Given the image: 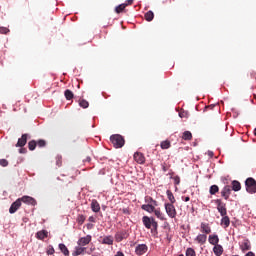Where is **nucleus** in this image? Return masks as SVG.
Segmentation results:
<instances>
[{
	"instance_id": "obj_1",
	"label": "nucleus",
	"mask_w": 256,
	"mask_h": 256,
	"mask_svg": "<svg viewBox=\"0 0 256 256\" xmlns=\"http://www.w3.org/2000/svg\"><path fill=\"white\" fill-rule=\"evenodd\" d=\"M110 141L114 145L115 149H121L125 145V138L119 134L110 136Z\"/></svg>"
},
{
	"instance_id": "obj_2",
	"label": "nucleus",
	"mask_w": 256,
	"mask_h": 256,
	"mask_svg": "<svg viewBox=\"0 0 256 256\" xmlns=\"http://www.w3.org/2000/svg\"><path fill=\"white\" fill-rule=\"evenodd\" d=\"M245 185L247 193H250L251 195H253V193H256V181L254 178H247L245 181Z\"/></svg>"
},
{
	"instance_id": "obj_3",
	"label": "nucleus",
	"mask_w": 256,
	"mask_h": 256,
	"mask_svg": "<svg viewBox=\"0 0 256 256\" xmlns=\"http://www.w3.org/2000/svg\"><path fill=\"white\" fill-rule=\"evenodd\" d=\"M164 207H165V211H166L168 217H170V219H175V217H177V209L175 208L174 204L165 203Z\"/></svg>"
},
{
	"instance_id": "obj_4",
	"label": "nucleus",
	"mask_w": 256,
	"mask_h": 256,
	"mask_svg": "<svg viewBox=\"0 0 256 256\" xmlns=\"http://www.w3.org/2000/svg\"><path fill=\"white\" fill-rule=\"evenodd\" d=\"M217 205L218 213H220L221 217L227 216V207L226 204L221 201V199L215 200Z\"/></svg>"
},
{
	"instance_id": "obj_5",
	"label": "nucleus",
	"mask_w": 256,
	"mask_h": 256,
	"mask_svg": "<svg viewBox=\"0 0 256 256\" xmlns=\"http://www.w3.org/2000/svg\"><path fill=\"white\" fill-rule=\"evenodd\" d=\"M114 238L116 243H121V241H124V239L129 238V232H127V230L118 231L116 232Z\"/></svg>"
},
{
	"instance_id": "obj_6",
	"label": "nucleus",
	"mask_w": 256,
	"mask_h": 256,
	"mask_svg": "<svg viewBox=\"0 0 256 256\" xmlns=\"http://www.w3.org/2000/svg\"><path fill=\"white\" fill-rule=\"evenodd\" d=\"M20 199V203H25L26 205H32V207H35L37 205V200L31 196H22Z\"/></svg>"
},
{
	"instance_id": "obj_7",
	"label": "nucleus",
	"mask_w": 256,
	"mask_h": 256,
	"mask_svg": "<svg viewBox=\"0 0 256 256\" xmlns=\"http://www.w3.org/2000/svg\"><path fill=\"white\" fill-rule=\"evenodd\" d=\"M142 222L144 227H146V229H151V227H153V223H157L155 221V218L149 217V216H143Z\"/></svg>"
},
{
	"instance_id": "obj_8",
	"label": "nucleus",
	"mask_w": 256,
	"mask_h": 256,
	"mask_svg": "<svg viewBox=\"0 0 256 256\" xmlns=\"http://www.w3.org/2000/svg\"><path fill=\"white\" fill-rule=\"evenodd\" d=\"M149 251V247L146 244H138L135 248L136 255H145Z\"/></svg>"
},
{
	"instance_id": "obj_9",
	"label": "nucleus",
	"mask_w": 256,
	"mask_h": 256,
	"mask_svg": "<svg viewBox=\"0 0 256 256\" xmlns=\"http://www.w3.org/2000/svg\"><path fill=\"white\" fill-rule=\"evenodd\" d=\"M21 207V200L18 198L15 202H13L9 208V213L13 215V213H17Z\"/></svg>"
},
{
	"instance_id": "obj_10",
	"label": "nucleus",
	"mask_w": 256,
	"mask_h": 256,
	"mask_svg": "<svg viewBox=\"0 0 256 256\" xmlns=\"http://www.w3.org/2000/svg\"><path fill=\"white\" fill-rule=\"evenodd\" d=\"M29 137V134H23L21 138L18 139L15 147H25L27 145V139Z\"/></svg>"
},
{
	"instance_id": "obj_11",
	"label": "nucleus",
	"mask_w": 256,
	"mask_h": 256,
	"mask_svg": "<svg viewBox=\"0 0 256 256\" xmlns=\"http://www.w3.org/2000/svg\"><path fill=\"white\" fill-rule=\"evenodd\" d=\"M240 249L242 253H246V251H251V241H249L248 239L244 240L240 245Z\"/></svg>"
},
{
	"instance_id": "obj_12",
	"label": "nucleus",
	"mask_w": 256,
	"mask_h": 256,
	"mask_svg": "<svg viewBox=\"0 0 256 256\" xmlns=\"http://www.w3.org/2000/svg\"><path fill=\"white\" fill-rule=\"evenodd\" d=\"M134 160L136 163H139V165H143L145 163V155L141 152H136L134 154Z\"/></svg>"
},
{
	"instance_id": "obj_13",
	"label": "nucleus",
	"mask_w": 256,
	"mask_h": 256,
	"mask_svg": "<svg viewBox=\"0 0 256 256\" xmlns=\"http://www.w3.org/2000/svg\"><path fill=\"white\" fill-rule=\"evenodd\" d=\"M91 243V235H87L86 237H82L78 240V245L80 247H85V245H89Z\"/></svg>"
},
{
	"instance_id": "obj_14",
	"label": "nucleus",
	"mask_w": 256,
	"mask_h": 256,
	"mask_svg": "<svg viewBox=\"0 0 256 256\" xmlns=\"http://www.w3.org/2000/svg\"><path fill=\"white\" fill-rule=\"evenodd\" d=\"M231 191H232V188L231 186L227 185L225 186L222 191H221V195L222 197H224V199L227 201V199H229V195H231Z\"/></svg>"
},
{
	"instance_id": "obj_15",
	"label": "nucleus",
	"mask_w": 256,
	"mask_h": 256,
	"mask_svg": "<svg viewBox=\"0 0 256 256\" xmlns=\"http://www.w3.org/2000/svg\"><path fill=\"white\" fill-rule=\"evenodd\" d=\"M200 231L201 233H205L206 235H209V233H211V226H209V223L202 222L200 225Z\"/></svg>"
},
{
	"instance_id": "obj_16",
	"label": "nucleus",
	"mask_w": 256,
	"mask_h": 256,
	"mask_svg": "<svg viewBox=\"0 0 256 256\" xmlns=\"http://www.w3.org/2000/svg\"><path fill=\"white\" fill-rule=\"evenodd\" d=\"M100 243H102V245H113L114 243V238L113 236L109 235V236H104L102 238V241H100Z\"/></svg>"
},
{
	"instance_id": "obj_17",
	"label": "nucleus",
	"mask_w": 256,
	"mask_h": 256,
	"mask_svg": "<svg viewBox=\"0 0 256 256\" xmlns=\"http://www.w3.org/2000/svg\"><path fill=\"white\" fill-rule=\"evenodd\" d=\"M195 241L199 243V245H205L207 243V234H199L196 238Z\"/></svg>"
},
{
	"instance_id": "obj_18",
	"label": "nucleus",
	"mask_w": 256,
	"mask_h": 256,
	"mask_svg": "<svg viewBox=\"0 0 256 256\" xmlns=\"http://www.w3.org/2000/svg\"><path fill=\"white\" fill-rule=\"evenodd\" d=\"M91 209L94 213H99V211H101V205H99L97 200H92Z\"/></svg>"
},
{
	"instance_id": "obj_19",
	"label": "nucleus",
	"mask_w": 256,
	"mask_h": 256,
	"mask_svg": "<svg viewBox=\"0 0 256 256\" xmlns=\"http://www.w3.org/2000/svg\"><path fill=\"white\" fill-rule=\"evenodd\" d=\"M220 225L224 229H227V227H229V225H231V220L229 219V216H222Z\"/></svg>"
},
{
	"instance_id": "obj_20",
	"label": "nucleus",
	"mask_w": 256,
	"mask_h": 256,
	"mask_svg": "<svg viewBox=\"0 0 256 256\" xmlns=\"http://www.w3.org/2000/svg\"><path fill=\"white\" fill-rule=\"evenodd\" d=\"M143 211H147V213H153L155 211V205L153 204H143L141 206Z\"/></svg>"
},
{
	"instance_id": "obj_21",
	"label": "nucleus",
	"mask_w": 256,
	"mask_h": 256,
	"mask_svg": "<svg viewBox=\"0 0 256 256\" xmlns=\"http://www.w3.org/2000/svg\"><path fill=\"white\" fill-rule=\"evenodd\" d=\"M208 241L210 245H219V236H217L216 234L210 235Z\"/></svg>"
},
{
	"instance_id": "obj_22",
	"label": "nucleus",
	"mask_w": 256,
	"mask_h": 256,
	"mask_svg": "<svg viewBox=\"0 0 256 256\" xmlns=\"http://www.w3.org/2000/svg\"><path fill=\"white\" fill-rule=\"evenodd\" d=\"M154 215H156L157 219H160V221H165V214H163V212H161L160 208L155 209L154 208Z\"/></svg>"
},
{
	"instance_id": "obj_23",
	"label": "nucleus",
	"mask_w": 256,
	"mask_h": 256,
	"mask_svg": "<svg viewBox=\"0 0 256 256\" xmlns=\"http://www.w3.org/2000/svg\"><path fill=\"white\" fill-rule=\"evenodd\" d=\"M213 252L216 256H221L223 255V246L217 244L213 248Z\"/></svg>"
},
{
	"instance_id": "obj_24",
	"label": "nucleus",
	"mask_w": 256,
	"mask_h": 256,
	"mask_svg": "<svg viewBox=\"0 0 256 256\" xmlns=\"http://www.w3.org/2000/svg\"><path fill=\"white\" fill-rule=\"evenodd\" d=\"M47 235H49V232H47L46 230H41L37 232L36 237L37 239L43 241V239H46Z\"/></svg>"
},
{
	"instance_id": "obj_25",
	"label": "nucleus",
	"mask_w": 256,
	"mask_h": 256,
	"mask_svg": "<svg viewBox=\"0 0 256 256\" xmlns=\"http://www.w3.org/2000/svg\"><path fill=\"white\" fill-rule=\"evenodd\" d=\"M182 139L184 141H191V139H193V134L191 133V131H184L182 134Z\"/></svg>"
},
{
	"instance_id": "obj_26",
	"label": "nucleus",
	"mask_w": 256,
	"mask_h": 256,
	"mask_svg": "<svg viewBox=\"0 0 256 256\" xmlns=\"http://www.w3.org/2000/svg\"><path fill=\"white\" fill-rule=\"evenodd\" d=\"M232 191H241V183L239 181H232Z\"/></svg>"
},
{
	"instance_id": "obj_27",
	"label": "nucleus",
	"mask_w": 256,
	"mask_h": 256,
	"mask_svg": "<svg viewBox=\"0 0 256 256\" xmlns=\"http://www.w3.org/2000/svg\"><path fill=\"white\" fill-rule=\"evenodd\" d=\"M166 194H167L168 200L170 201V204H175L176 200H175V196L173 195V192H171V190H167Z\"/></svg>"
},
{
	"instance_id": "obj_28",
	"label": "nucleus",
	"mask_w": 256,
	"mask_h": 256,
	"mask_svg": "<svg viewBox=\"0 0 256 256\" xmlns=\"http://www.w3.org/2000/svg\"><path fill=\"white\" fill-rule=\"evenodd\" d=\"M64 96L66 97L67 101H71V99H73V97H75V95L73 94V91L67 89L64 92Z\"/></svg>"
},
{
	"instance_id": "obj_29",
	"label": "nucleus",
	"mask_w": 256,
	"mask_h": 256,
	"mask_svg": "<svg viewBox=\"0 0 256 256\" xmlns=\"http://www.w3.org/2000/svg\"><path fill=\"white\" fill-rule=\"evenodd\" d=\"M85 253V248L83 247H76L75 251L72 253L73 256L83 255Z\"/></svg>"
},
{
	"instance_id": "obj_30",
	"label": "nucleus",
	"mask_w": 256,
	"mask_h": 256,
	"mask_svg": "<svg viewBox=\"0 0 256 256\" xmlns=\"http://www.w3.org/2000/svg\"><path fill=\"white\" fill-rule=\"evenodd\" d=\"M159 227V224L157 222H153L152 228H151V233L154 237H157L158 233L157 228Z\"/></svg>"
},
{
	"instance_id": "obj_31",
	"label": "nucleus",
	"mask_w": 256,
	"mask_h": 256,
	"mask_svg": "<svg viewBox=\"0 0 256 256\" xmlns=\"http://www.w3.org/2000/svg\"><path fill=\"white\" fill-rule=\"evenodd\" d=\"M59 249L65 256H69V249H67V246L65 244H59Z\"/></svg>"
},
{
	"instance_id": "obj_32",
	"label": "nucleus",
	"mask_w": 256,
	"mask_h": 256,
	"mask_svg": "<svg viewBox=\"0 0 256 256\" xmlns=\"http://www.w3.org/2000/svg\"><path fill=\"white\" fill-rule=\"evenodd\" d=\"M36 147H37V141L31 140L30 142H28L29 151H35Z\"/></svg>"
},
{
	"instance_id": "obj_33",
	"label": "nucleus",
	"mask_w": 256,
	"mask_h": 256,
	"mask_svg": "<svg viewBox=\"0 0 256 256\" xmlns=\"http://www.w3.org/2000/svg\"><path fill=\"white\" fill-rule=\"evenodd\" d=\"M145 19L146 21H152L153 19H155V14L153 13V11H148L146 14H145Z\"/></svg>"
},
{
	"instance_id": "obj_34",
	"label": "nucleus",
	"mask_w": 256,
	"mask_h": 256,
	"mask_svg": "<svg viewBox=\"0 0 256 256\" xmlns=\"http://www.w3.org/2000/svg\"><path fill=\"white\" fill-rule=\"evenodd\" d=\"M160 147L161 149H169L171 147V142L169 140L162 141Z\"/></svg>"
},
{
	"instance_id": "obj_35",
	"label": "nucleus",
	"mask_w": 256,
	"mask_h": 256,
	"mask_svg": "<svg viewBox=\"0 0 256 256\" xmlns=\"http://www.w3.org/2000/svg\"><path fill=\"white\" fill-rule=\"evenodd\" d=\"M128 4H120L115 8L116 13H123L125 11V7H127Z\"/></svg>"
},
{
	"instance_id": "obj_36",
	"label": "nucleus",
	"mask_w": 256,
	"mask_h": 256,
	"mask_svg": "<svg viewBox=\"0 0 256 256\" xmlns=\"http://www.w3.org/2000/svg\"><path fill=\"white\" fill-rule=\"evenodd\" d=\"M210 195H215L216 193H219V186L212 185L209 190Z\"/></svg>"
},
{
	"instance_id": "obj_37",
	"label": "nucleus",
	"mask_w": 256,
	"mask_h": 256,
	"mask_svg": "<svg viewBox=\"0 0 256 256\" xmlns=\"http://www.w3.org/2000/svg\"><path fill=\"white\" fill-rule=\"evenodd\" d=\"M145 202L148 203V205H154L155 207H157V201L153 200L152 197L147 196L145 198Z\"/></svg>"
},
{
	"instance_id": "obj_38",
	"label": "nucleus",
	"mask_w": 256,
	"mask_h": 256,
	"mask_svg": "<svg viewBox=\"0 0 256 256\" xmlns=\"http://www.w3.org/2000/svg\"><path fill=\"white\" fill-rule=\"evenodd\" d=\"M79 105L82 109H87V107H89V102L85 99H81L79 100Z\"/></svg>"
},
{
	"instance_id": "obj_39",
	"label": "nucleus",
	"mask_w": 256,
	"mask_h": 256,
	"mask_svg": "<svg viewBox=\"0 0 256 256\" xmlns=\"http://www.w3.org/2000/svg\"><path fill=\"white\" fill-rule=\"evenodd\" d=\"M186 256H197V253L195 252V249H193V248H187V250H186Z\"/></svg>"
},
{
	"instance_id": "obj_40",
	"label": "nucleus",
	"mask_w": 256,
	"mask_h": 256,
	"mask_svg": "<svg viewBox=\"0 0 256 256\" xmlns=\"http://www.w3.org/2000/svg\"><path fill=\"white\" fill-rule=\"evenodd\" d=\"M56 165L57 167H61V165H63V157L56 156Z\"/></svg>"
},
{
	"instance_id": "obj_41",
	"label": "nucleus",
	"mask_w": 256,
	"mask_h": 256,
	"mask_svg": "<svg viewBox=\"0 0 256 256\" xmlns=\"http://www.w3.org/2000/svg\"><path fill=\"white\" fill-rule=\"evenodd\" d=\"M77 221H78L79 225H83L85 223V216L82 214L78 215Z\"/></svg>"
},
{
	"instance_id": "obj_42",
	"label": "nucleus",
	"mask_w": 256,
	"mask_h": 256,
	"mask_svg": "<svg viewBox=\"0 0 256 256\" xmlns=\"http://www.w3.org/2000/svg\"><path fill=\"white\" fill-rule=\"evenodd\" d=\"M36 145H38V147H45L47 145V142L43 139H40L36 142Z\"/></svg>"
},
{
	"instance_id": "obj_43",
	"label": "nucleus",
	"mask_w": 256,
	"mask_h": 256,
	"mask_svg": "<svg viewBox=\"0 0 256 256\" xmlns=\"http://www.w3.org/2000/svg\"><path fill=\"white\" fill-rule=\"evenodd\" d=\"M0 33L2 35H7V33H9V28H7V27H0Z\"/></svg>"
},
{
	"instance_id": "obj_44",
	"label": "nucleus",
	"mask_w": 256,
	"mask_h": 256,
	"mask_svg": "<svg viewBox=\"0 0 256 256\" xmlns=\"http://www.w3.org/2000/svg\"><path fill=\"white\" fill-rule=\"evenodd\" d=\"M1 167H7L9 165V161L7 159H0Z\"/></svg>"
},
{
	"instance_id": "obj_45",
	"label": "nucleus",
	"mask_w": 256,
	"mask_h": 256,
	"mask_svg": "<svg viewBox=\"0 0 256 256\" xmlns=\"http://www.w3.org/2000/svg\"><path fill=\"white\" fill-rule=\"evenodd\" d=\"M173 179L175 185H179V183H181V178L179 176H175Z\"/></svg>"
},
{
	"instance_id": "obj_46",
	"label": "nucleus",
	"mask_w": 256,
	"mask_h": 256,
	"mask_svg": "<svg viewBox=\"0 0 256 256\" xmlns=\"http://www.w3.org/2000/svg\"><path fill=\"white\" fill-rule=\"evenodd\" d=\"M55 253V248L51 247L50 249L47 250V255H53Z\"/></svg>"
},
{
	"instance_id": "obj_47",
	"label": "nucleus",
	"mask_w": 256,
	"mask_h": 256,
	"mask_svg": "<svg viewBox=\"0 0 256 256\" xmlns=\"http://www.w3.org/2000/svg\"><path fill=\"white\" fill-rule=\"evenodd\" d=\"M19 153L25 154V153H27V149L26 148H20Z\"/></svg>"
},
{
	"instance_id": "obj_48",
	"label": "nucleus",
	"mask_w": 256,
	"mask_h": 256,
	"mask_svg": "<svg viewBox=\"0 0 256 256\" xmlns=\"http://www.w3.org/2000/svg\"><path fill=\"white\" fill-rule=\"evenodd\" d=\"M183 201H185V203H187L188 201H191V198L189 196L186 197H182Z\"/></svg>"
},
{
	"instance_id": "obj_49",
	"label": "nucleus",
	"mask_w": 256,
	"mask_h": 256,
	"mask_svg": "<svg viewBox=\"0 0 256 256\" xmlns=\"http://www.w3.org/2000/svg\"><path fill=\"white\" fill-rule=\"evenodd\" d=\"M185 115H187V113L185 112H179V117H181V119H183L185 117Z\"/></svg>"
},
{
	"instance_id": "obj_50",
	"label": "nucleus",
	"mask_w": 256,
	"mask_h": 256,
	"mask_svg": "<svg viewBox=\"0 0 256 256\" xmlns=\"http://www.w3.org/2000/svg\"><path fill=\"white\" fill-rule=\"evenodd\" d=\"M88 220L90 221V223H95V217L93 216H90Z\"/></svg>"
},
{
	"instance_id": "obj_51",
	"label": "nucleus",
	"mask_w": 256,
	"mask_h": 256,
	"mask_svg": "<svg viewBox=\"0 0 256 256\" xmlns=\"http://www.w3.org/2000/svg\"><path fill=\"white\" fill-rule=\"evenodd\" d=\"M114 256H125V254L121 251H118Z\"/></svg>"
},
{
	"instance_id": "obj_52",
	"label": "nucleus",
	"mask_w": 256,
	"mask_h": 256,
	"mask_svg": "<svg viewBox=\"0 0 256 256\" xmlns=\"http://www.w3.org/2000/svg\"><path fill=\"white\" fill-rule=\"evenodd\" d=\"M126 5H133V0H127Z\"/></svg>"
},
{
	"instance_id": "obj_53",
	"label": "nucleus",
	"mask_w": 256,
	"mask_h": 256,
	"mask_svg": "<svg viewBox=\"0 0 256 256\" xmlns=\"http://www.w3.org/2000/svg\"><path fill=\"white\" fill-rule=\"evenodd\" d=\"M162 171H164V173H167V166L163 165L162 166Z\"/></svg>"
},
{
	"instance_id": "obj_54",
	"label": "nucleus",
	"mask_w": 256,
	"mask_h": 256,
	"mask_svg": "<svg viewBox=\"0 0 256 256\" xmlns=\"http://www.w3.org/2000/svg\"><path fill=\"white\" fill-rule=\"evenodd\" d=\"M245 256H255V253H253V252H248Z\"/></svg>"
},
{
	"instance_id": "obj_55",
	"label": "nucleus",
	"mask_w": 256,
	"mask_h": 256,
	"mask_svg": "<svg viewBox=\"0 0 256 256\" xmlns=\"http://www.w3.org/2000/svg\"><path fill=\"white\" fill-rule=\"evenodd\" d=\"M84 161L87 162V163H90L91 162V157H87Z\"/></svg>"
},
{
	"instance_id": "obj_56",
	"label": "nucleus",
	"mask_w": 256,
	"mask_h": 256,
	"mask_svg": "<svg viewBox=\"0 0 256 256\" xmlns=\"http://www.w3.org/2000/svg\"><path fill=\"white\" fill-rule=\"evenodd\" d=\"M123 213L127 214V213H129V210L128 209H123Z\"/></svg>"
},
{
	"instance_id": "obj_57",
	"label": "nucleus",
	"mask_w": 256,
	"mask_h": 256,
	"mask_svg": "<svg viewBox=\"0 0 256 256\" xmlns=\"http://www.w3.org/2000/svg\"><path fill=\"white\" fill-rule=\"evenodd\" d=\"M210 157H213V152H209Z\"/></svg>"
},
{
	"instance_id": "obj_58",
	"label": "nucleus",
	"mask_w": 256,
	"mask_h": 256,
	"mask_svg": "<svg viewBox=\"0 0 256 256\" xmlns=\"http://www.w3.org/2000/svg\"><path fill=\"white\" fill-rule=\"evenodd\" d=\"M254 135L256 136V128L254 129Z\"/></svg>"
}]
</instances>
